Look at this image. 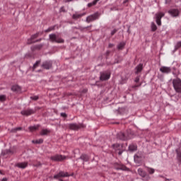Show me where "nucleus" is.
I'll list each match as a JSON object with an SVG mask.
<instances>
[{
	"instance_id": "nucleus-1",
	"label": "nucleus",
	"mask_w": 181,
	"mask_h": 181,
	"mask_svg": "<svg viewBox=\"0 0 181 181\" xmlns=\"http://www.w3.org/2000/svg\"><path fill=\"white\" fill-rule=\"evenodd\" d=\"M173 86L175 93L181 94V80L180 78H176L173 80Z\"/></svg>"
},
{
	"instance_id": "nucleus-2",
	"label": "nucleus",
	"mask_w": 181,
	"mask_h": 181,
	"mask_svg": "<svg viewBox=\"0 0 181 181\" xmlns=\"http://www.w3.org/2000/svg\"><path fill=\"white\" fill-rule=\"evenodd\" d=\"M49 39L52 43H64V40L62 37H57V35L54 33L50 34Z\"/></svg>"
},
{
	"instance_id": "nucleus-3",
	"label": "nucleus",
	"mask_w": 181,
	"mask_h": 181,
	"mask_svg": "<svg viewBox=\"0 0 181 181\" xmlns=\"http://www.w3.org/2000/svg\"><path fill=\"white\" fill-rule=\"evenodd\" d=\"M69 128L73 131H78V129H81V128H86V125L83 123H71L69 124Z\"/></svg>"
},
{
	"instance_id": "nucleus-4",
	"label": "nucleus",
	"mask_w": 181,
	"mask_h": 181,
	"mask_svg": "<svg viewBox=\"0 0 181 181\" xmlns=\"http://www.w3.org/2000/svg\"><path fill=\"white\" fill-rule=\"evenodd\" d=\"M50 159L53 162H62V160H64L67 159V156H63V155L57 154V155L51 156Z\"/></svg>"
},
{
	"instance_id": "nucleus-5",
	"label": "nucleus",
	"mask_w": 181,
	"mask_h": 181,
	"mask_svg": "<svg viewBox=\"0 0 181 181\" xmlns=\"http://www.w3.org/2000/svg\"><path fill=\"white\" fill-rule=\"evenodd\" d=\"M163 16H165V13L163 12H158L156 13L155 15V19H156V22L158 25V26H162V18H163Z\"/></svg>"
},
{
	"instance_id": "nucleus-6",
	"label": "nucleus",
	"mask_w": 181,
	"mask_h": 181,
	"mask_svg": "<svg viewBox=\"0 0 181 181\" xmlns=\"http://www.w3.org/2000/svg\"><path fill=\"white\" fill-rule=\"evenodd\" d=\"M110 77H111V72L110 71L100 72V80L101 81H107V80H110Z\"/></svg>"
},
{
	"instance_id": "nucleus-7",
	"label": "nucleus",
	"mask_w": 181,
	"mask_h": 181,
	"mask_svg": "<svg viewBox=\"0 0 181 181\" xmlns=\"http://www.w3.org/2000/svg\"><path fill=\"white\" fill-rule=\"evenodd\" d=\"M100 18V13L98 12H96L92 15H90L86 18V22L88 23H90V22H94V21H97Z\"/></svg>"
},
{
	"instance_id": "nucleus-8",
	"label": "nucleus",
	"mask_w": 181,
	"mask_h": 181,
	"mask_svg": "<svg viewBox=\"0 0 181 181\" xmlns=\"http://www.w3.org/2000/svg\"><path fill=\"white\" fill-rule=\"evenodd\" d=\"M35 113L36 110L33 109H27L21 112V115H24L25 117H29V115H33Z\"/></svg>"
},
{
	"instance_id": "nucleus-9",
	"label": "nucleus",
	"mask_w": 181,
	"mask_h": 181,
	"mask_svg": "<svg viewBox=\"0 0 181 181\" xmlns=\"http://www.w3.org/2000/svg\"><path fill=\"white\" fill-rule=\"evenodd\" d=\"M69 176H70L69 173L60 171L58 174L54 175V179H59V177H69Z\"/></svg>"
},
{
	"instance_id": "nucleus-10",
	"label": "nucleus",
	"mask_w": 181,
	"mask_h": 181,
	"mask_svg": "<svg viewBox=\"0 0 181 181\" xmlns=\"http://www.w3.org/2000/svg\"><path fill=\"white\" fill-rule=\"evenodd\" d=\"M40 35V33H37L33 35L30 37V38L28 40L27 44L32 45L33 43H35V39H37V37H39Z\"/></svg>"
},
{
	"instance_id": "nucleus-11",
	"label": "nucleus",
	"mask_w": 181,
	"mask_h": 181,
	"mask_svg": "<svg viewBox=\"0 0 181 181\" xmlns=\"http://www.w3.org/2000/svg\"><path fill=\"white\" fill-rule=\"evenodd\" d=\"M42 69H45V70H50L52 67V62L50 61H45L42 64Z\"/></svg>"
},
{
	"instance_id": "nucleus-12",
	"label": "nucleus",
	"mask_w": 181,
	"mask_h": 181,
	"mask_svg": "<svg viewBox=\"0 0 181 181\" xmlns=\"http://www.w3.org/2000/svg\"><path fill=\"white\" fill-rule=\"evenodd\" d=\"M168 13L173 16V18H177L179 16L180 11L178 9L173 8L168 11Z\"/></svg>"
},
{
	"instance_id": "nucleus-13",
	"label": "nucleus",
	"mask_w": 181,
	"mask_h": 181,
	"mask_svg": "<svg viewBox=\"0 0 181 181\" xmlns=\"http://www.w3.org/2000/svg\"><path fill=\"white\" fill-rule=\"evenodd\" d=\"M160 71L165 74H169V73L172 71V69H170V67H168V66H161L160 68Z\"/></svg>"
},
{
	"instance_id": "nucleus-14",
	"label": "nucleus",
	"mask_w": 181,
	"mask_h": 181,
	"mask_svg": "<svg viewBox=\"0 0 181 181\" xmlns=\"http://www.w3.org/2000/svg\"><path fill=\"white\" fill-rule=\"evenodd\" d=\"M137 172H138V174L139 175V176H141V177H146V176H148V177H149V175H148L146 172H145V170H144V169H142V168H139Z\"/></svg>"
},
{
	"instance_id": "nucleus-15",
	"label": "nucleus",
	"mask_w": 181,
	"mask_h": 181,
	"mask_svg": "<svg viewBox=\"0 0 181 181\" xmlns=\"http://www.w3.org/2000/svg\"><path fill=\"white\" fill-rule=\"evenodd\" d=\"M144 69V64H139L138 66L135 68V74H139L141 71Z\"/></svg>"
},
{
	"instance_id": "nucleus-16",
	"label": "nucleus",
	"mask_w": 181,
	"mask_h": 181,
	"mask_svg": "<svg viewBox=\"0 0 181 181\" xmlns=\"http://www.w3.org/2000/svg\"><path fill=\"white\" fill-rule=\"evenodd\" d=\"M11 91H14L15 93H21L22 91V88L18 85H13L11 87Z\"/></svg>"
},
{
	"instance_id": "nucleus-17",
	"label": "nucleus",
	"mask_w": 181,
	"mask_h": 181,
	"mask_svg": "<svg viewBox=\"0 0 181 181\" xmlns=\"http://www.w3.org/2000/svg\"><path fill=\"white\" fill-rule=\"evenodd\" d=\"M50 132H52V130L48 129H43L40 132V135H41V136H43L45 135H49V134H50Z\"/></svg>"
},
{
	"instance_id": "nucleus-18",
	"label": "nucleus",
	"mask_w": 181,
	"mask_h": 181,
	"mask_svg": "<svg viewBox=\"0 0 181 181\" xmlns=\"http://www.w3.org/2000/svg\"><path fill=\"white\" fill-rule=\"evenodd\" d=\"M112 148L115 149V151L117 152V151H121V149H122V146L117 143V144H112Z\"/></svg>"
},
{
	"instance_id": "nucleus-19",
	"label": "nucleus",
	"mask_w": 181,
	"mask_h": 181,
	"mask_svg": "<svg viewBox=\"0 0 181 181\" xmlns=\"http://www.w3.org/2000/svg\"><path fill=\"white\" fill-rule=\"evenodd\" d=\"M40 127V125H39V124L30 126L28 127V129H29L30 132H35V131H37V129H39Z\"/></svg>"
},
{
	"instance_id": "nucleus-20",
	"label": "nucleus",
	"mask_w": 181,
	"mask_h": 181,
	"mask_svg": "<svg viewBox=\"0 0 181 181\" xmlns=\"http://www.w3.org/2000/svg\"><path fill=\"white\" fill-rule=\"evenodd\" d=\"M17 168H20L21 169H25V168H28V163H18L16 164Z\"/></svg>"
},
{
	"instance_id": "nucleus-21",
	"label": "nucleus",
	"mask_w": 181,
	"mask_h": 181,
	"mask_svg": "<svg viewBox=\"0 0 181 181\" xmlns=\"http://www.w3.org/2000/svg\"><path fill=\"white\" fill-rule=\"evenodd\" d=\"M138 149V146L135 144H131L129 146V151L130 152H135Z\"/></svg>"
},
{
	"instance_id": "nucleus-22",
	"label": "nucleus",
	"mask_w": 181,
	"mask_h": 181,
	"mask_svg": "<svg viewBox=\"0 0 181 181\" xmlns=\"http://www.w3.org/2000/svg\"><path fill=\"white\" fill-rule=\"evenodd\" d=\"M84 16V13H75L73 14L72 18L73 19H80V18H83Z\"/></svg>"
},
{
	"instance_id": "nucleus-23",
	"label": "nucleus",
	"mask_w": 181,
	"mask_h": 181,
	"mask_svg": "<svg viewBox=\"0 0 181 181\" xmlns=\"http://www.w3.org/2000/svg\"><path fill=\"white\" fill-rule=\"evenodd\" d=\"M117 170H129V168H128L127 166H125L124 165H119L118 168H116Z\"/></svg>"
},
{
	"instance_id": "nucleus-24",
	"label": "nucleus",
	"mask_w": 181,
	"mask_h": 181,
	"mask_svg": "<svg viewBox=\"0 0 181 181\" xmlns=\"http://www.w3.org/2000/svg\"><path fill=\"white\" fill-rule=\"evenodd\" d=\"M151 32H156V30H158V27L156 26V24H155L153 22L151 23Z\"/></svg>"
},
{
	"instance_id": "nucleus-25",
	"label": "nucleus",
	"mask_w": 181,
	"mask_h": 181,
	"mask_svg": "<svg viewBox=\"0 0 181 181\" xmlns=\"http://www.w3.org/2000/svg\"><path fill=\"white\" fill-rule=\"evenodd\" d=\"M82 160H84L85 162L88 161V156L87 154H82L80 157Z\"/></svg>"
},
{
	"instance_id": "nucleus-26",
	"label": "nucleus",
	"mask_w": 181,
	"mask_h": 181,
	"mask_svg": "<svg viewBox=\"0 0 181 181\" xmlns=\"http://www.w3.org/2000/svg\"><path fill=\"white\" fill-rule=\"evenodd\" d=\"M124 47H125V42H120L117 45L118 50H122V49H124Z\"/></svg>"
},
{
	"instance_id": "nucleus-27",
	"label": "nucleus",
	"mask_w": 181,
	"mask_h": 181,
	"mask_svg": "<svg viewBox=\"0 0 181 181\" xmlns=\"http://www.w3.org/2000/svg\"><path fill=\"white\" fill-rule=\"evenodd\" d=\"M146 169L149 175H153V173H155V169L149 167H146Z\"/></svg>"
},
{
	"instance_id": "nucleus-28",
	"label": "nucleus",
	"mask_w": 181,
	"mask_h": 181,
	"mask_svg": "<svg viewBox=\"0 0 181 181\" xmlns=\"http://www.w3.org/2000/svg\"><path fill=\"white\" fill-rule=\"evenodd\" d=\"M32 142L33 144H43V139H40L38 140H33Z\"/></svg>"
},
{
	"instance_id": "nucleus-29",
	"label": "nucleus",
	"mask_w": 181,
	"mask_h": 181,
	"mask_svg": "<svg viewBox=\"0 0 181 181\" xmlns=\"http://www.w3.org/2000/svg\"><path fill=\"white\" fill-rule=\"evenodd\" d=\"M54 29H56V26H52L48 28L47 30H45V33H49V32H52V30H54Z\"/></svg>"
},
{
	"instance_id": "nucleus-30",
	"label": "nucleus",
	"mask_w": 181,
	"mask_h": 181,
	"mask_svg": "<svg viewBox=\"0 0 181 181\" xmlns=\"http://www.w3.org/2000/svg\"><path fill=\"white\" fill-rule=\"evenodd\" d=\"M39 64H40V60L36 61V62L33 64V71H35V69L36 67H37V66H39Z\"/></svg>"
},
{
	"instance_id": "nucleus-31",
	"label": "nucleus",
	"mask_w": 181,
	"mask_h": 181,
	"mask_svg": "<svg viewBox=\"0 0 181 181\" xmlns=\"http://www.w3.org/2000/svg\"><path fill=\"white\" fill-rule=\"evenodd\" d=\"M18 131H22V127H16L11 130V132L15 133L18 132Z\"/></svg>"
},
{
	"instance_id": "nucleus-32",
	"label": "nucleus",
	"mask_w": 181,
	"mask_h": 181,
	"mask_svg": "<svg viewBox=\"0 0 181 181\" xmlns=\"http://www.w3.org/2000/svg\"><path fill=\"white\" fill-rule=\"evenodd\" d=\"M0 101L1 103H4V101H6V95H0Z\"/></svg>"
},
{
	"instance_id": "nucleus-33",
	"label": "nucleus",
	"mask_w": 181,
	"mask_h": 181,
	"mask_svg": "<svg viewBox=\"0 0 181 181\" xmlns=\"http://www.w3.org/2000/svg\"><path fill=\"white\" fill-rule=\"evenodd\" d=\"M30 100H33V101H37V100H39V96L37 95L31 96Z\"/></svg>"
},
{
	"instance_id": "nucleus-34",
	"label": "nucleus",
	"mask_w": 181,
	"mask_h": 181,
	"mask_svg": "<svg viewBox=\"0 0 181 181\" xmlns=\"http://www.w3.org/2000/svg\"><path fill=\"white\" fill-rule=\"evenodd\" d=\"M141 86H142V83L132 86V88H137L138 87H141Z\"/></svg>"
},
{
	"instance_id": "nucleus-35",
	"label": "nucleus",
	"mask_w": 181,
	"mask_h": 181,
	"mask_svg": "<svg viewBox=\"0 0 181 181\" xmlns=\"http://www.w3.org/2000/svg\"><path fill=\"white\" fill-rule=\"evenodd\" d=\"M43 47V45H38L35 47V49H37L38 50H40L41 48Z\"/></svg>"
},
{
	"instance_id": "nucleus-36",
	"label": "nucleus",
	"mask_w": 181,
	"mask_h": 181,
	"mask_svg": "<svg viewBox=\"0 0 181 181\" xmlns=\"http://www.w3.org/2000/svg\"><path fill=\"white\" fill-rule=\"evenodd\" d=\"M92 27H93V25H90V26L83 28L82 29V30H83L84 32H86V30H88V28H92Z\"/></svg>"
},
{
	"instance_id": "nucleus-37",
	"label": "nucleus",
	"mask_w": 181,
	"mask_h": 181,
	"mask_svg": "<svg viewBox=\"0 0 181 181\" xmlns=\"http://www.w3.org/2000/svg\"><path fill=\"white\" fill-rule=\"evenodd\" d=\"M140 78H141L140 76L136 77L135 79H134V83H139Z\"/></svg>"
},
{
	"instance_id": "nucleus-38",
	"label": "nucleus",
	"mask_w": 181,
	"mask_h": 181,
	"mask_svg": "<svg viewBox=\"0 0 181 181\" xmlns=\"http://www.w3.org/2000/svg\"><path fill=\"white\" fill-rule=\"evenodd\" d=\"M176 47L177 49H179L181 47V41L177 42Z\"/></svg>"
},
{
	"instance_id": "nucleus-39",
	"label": "nucleus",
	"mask_w": 181,
	"mask_h": 181,
	"mask_svg": "<svg viewBox=\"0 0 181 181\" xmlns=\"http://www.w3.org/2000/svg\"><path fill=\"white\" fill-rule=\"evenodd\" d=\"M118 30L117 29H114L112 32H111V36H114V34L117 32Z\"/></svg>"
},
{
	"instance_id": "nucleus-40",
	"label": "nucleus",
	"mask_w": 181,
	"mask_h": 181,
	"mask_svg": "<svg viewBox=\"0 0 181 181\" xmlns=\"http://www.w3.org/2000/svg\"><path fill=\"white\" fill-rule=\"evenodd\" d=\"M61 117H63V118H66L67 117V114L66 113H61Z\"/></svg>"
},
{
	"instance_id": "nucleus-41",
	"label": "nucleus",
	"mask_w": 181,
	"mask_h": 181,
	"mask_svg": "<svg viewBox=\"0 0 181 181\" xmlns=\"http://www.w3.org/2000/svg\"><path fill=\"white\" fill-rule=\"evenodd\" d=\"M60 12H66V9H64V6L61 7Z\"/></svg>"
},
{
	"instance_id": "nucleus-42",
	"label": "nucleus",
	"mask_w": 181,
	"mask_h": 181,
	"mask_svg": "<svg viewBox=\"0 0 181 181\" xmlns=\"http://www.w3.org/2000/svg\"><path fill=\"white\" fill-rule=\"evenodd\" d=\"M108 47H109V49H111L112 47H114V44L110 43V44L108 45Z\"/></svg>"
},
{
	"instance_id": "nucleus-43",
	"label": "nucleus",
	"mask_w": 181,
	"mask_h": 181,
	"mask_svg": "<svg viewBox=\"0 0 181 181\" xmlns=\"http://www.w3.org/2000/svg\"><path fill=\"white\" fill-rule=\"evenodd\" d=\"M123 152H124V151H122V149L119 150L118 155H119V156L122 155Z\"/></svg>"
},
{
	"instance_id": "nucleus-44",
	"label": "nucleus",
	"mask_w": 181,
	"mask_h": 181,
	"mask_svg": "<svg viewBox=\"0 0 181 181\" xmlns=\"http://www.w3.org/2000/svg\"><path fill=\"white\" fill-rule=\"evenodd\" d=\"M127 2H129V0H124L123 1V4L125 5V4H127Z\"/></svg>"
},
{
	"instance_id": "nucleus-45",
	"label": "nucleus",
	"mask_w": 181,
	"mask_h": 181,
	"mask_svg": "<svg viewBox=\"0 0 181 181\" xmlns=\"http://www.w3.org/2000/svg\"><path fill=\"white\" fill-rule=\"evenodd\" d=\"M42 41V38L39 39V40H37L35 42V43H37V42H41Z\"/></svg>"
},
{
	"instance_id": "nucleus-46",
	"label": "nucleus",
	"mask_w": 181,
	"mask_h": 181,
	"mask_svg": "<svg viewBox=\"0 0 181 181\" xmlns=\"http://www.w3.org/2000/svg\"><path fill=\"white\" fill-rule=\"evenodd\" d=\"M8 153H11L12 155H13V151H11V150H9V151H8Z\"/></svg>"
},
{
	"instance_id": "nucleus-47",
	"label": "nucleus",
	"mask_w": 181,
	"mask_h": 181,
	"mask_svg": "<svg viewBox=\"0 0 181 181\" xmlns=\"http://www.w3.org/2000/svg\"><path fill=\"white\" fill-rule=\"evenodd\" d=\"M1 181H8V178H3Z\"/></svg>"
},
{
	"instance_id": "nucleus-48",
	"label": "nucleus",
	"mask_w": 181,
	"mask_h": 181,
	"mask_svg": "<svg viewBox=\"0 0 181 181\" xmlns=\"http://www.w3.org/2000/svg\"><path fill=\"white\" fill-rule=\"evenodd\" d=\"M170 180H172V179H168V178L165 179V181H170Z\"/></svg>"
},
{
	"instance_id": "nucleus-49",
	"label": "nucleus",
	"mask_w": 181,
	"mask_h": 181,
	"mask_svg": "<svg viewBox=\"0 0 181 181\" xmlns=\"http://www.w3.org/2000/svg\"><path fill=\"white\" fill-rule=\"evenodd\" d=\"M73 0H66V2H71Z\"/></svg>"
},
{
	"instance_id": "nucleus-50",
	"label": "nucleus",
	"mask_w": 181,
	"mask_h": 181,
	"mask_svg": "<svg viewBox=\"0 0 181 181\" xmlns=\"http://www.w3.org/2000/svg\"><path fill=\"white\" fill-rule=\"evenodd\" d=\"M106 53L107 54H110V51H107Z\"/></svg>"
},
{
	"instance_id": "nucleus-51",
	"label": "nucleus",
	"mask_w": 181,
	"mask_h": 181,
	"mask_svg": "<svg viewBox=\"0 0 181 181\" xmlns=\"http://www.w3.org/2000/svg\"><path fill=\"white\" fill-rule=\"evenodd\" d=\"M59 181H63V180H62V179H59Z\"/></svg>"
},
{
	"instance_id": "nucleus-52",
	"label": "nucleus",
	"mask_w": 181,
	"mask_h": 181,
	"mask_svg": "<svg viewBox=\"0 0 181 181\" xmlns=\"http://www.w3.org/2000/svg\"><path fill=\"white\" fill-rule=\"evenodd\" d=\"M165 2H166V4H168V0H166V1H165Z\"/></svg>"
},
{
	"instance_id": "nucleus-53",
	"label": "nucleus",
	"mask_w": 181,
	"mask_h": 181,
	"mask_svg": "<svg viewBox=\"0 0 181 181\" xmlns=\"http://www.w3.org/2000/svg\"><path fill=\"white\" fill-rule=\"evenodd\" d=\"M0 165H1V159H0Z\"/></svg>"
}]
</instances>
